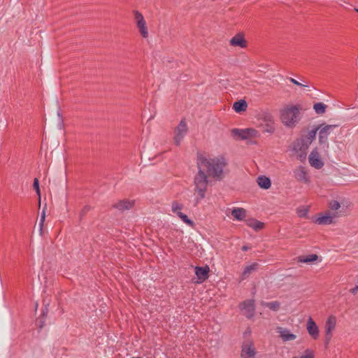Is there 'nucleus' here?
Returning a JSON list of instances; mask_svg holds the SVG:
<instances>
[{
	"label": "nucleus",
	"instance_id": "f257e3e1",
	"mask_svg": "<svg viewBox=\"0 0 358 358\" xmlns=\"http://www.w3.org/2000/svg\"><path fill=\"white\" fill-rule=\"evenodd\" d=\"M225 165L226 162L223 158H209L203 156L198 158V173L194 179L195 205L205 197L208 183V178H222Z\"/></svg>",
	"mask_w": 358,
	"mask_h": 358
},
{
	"label": "nucleus",
	"instance_id": "f03ea898",
	"mask_svg": "<svg viewBox=\"0 0 358 358\" xmlns=\"http://www.w3.org/2000/svg\"><path fill=\"white\" fill-rule=\"evenodd\" d=\"M302 106L300 104L288 103L279 111L281 123L287 129H294L302 117Z\"/></svg>",
	"mask_w": 358,
	"mask_h": 358
},
{
	"label": "nucleus",
	"instance_id": "7ed1b4c3",
	"mask_svg": "<svg viewBox=\"0 0 358 358\" xmlns=\"http://www.w3.org/2000/svg\"><path fill=\"white\" fill-rule=\"evenodd\" d=\"M350 204L348 201L331 200L329 202V211H331L336 218L347 215Z\"/></svg>",
	"mask_w": 358,
	"mask_h": 358
},
{
	"label": "nucleus",
	"instance_id": "20e7f679",
	"mask_svg": "<svg viewBox=\"0 0 358 358\" xmlns=\"http://www.w3.org/2000/svg\"><path fill=\"white\" fill-rule=\"evenodd\" d=\"M336 127V125L321 124L316 128L319 131L318 141L320 145L329 147L328 136Z\"/></svg>",
	"mask_w": 358,
	"mask_h": 358
},
{
	"label": "nucleus",
	"instance_id": "39448f33",
	"mask_svg": "<svg viewBox=\"0 0 358 358\" xmlns=\"http://www.w3.org/2000/svg\"><path fill=\"white\" fill-rule=\"evenodd\" d=\"M257 127L260 128L263 132L272 134L275 131L274 120L271 115H267L259 120Z\"/></svg>",
	"mask_w": 358,
	"mask_h": 358
},
{
	"label": "nucleus",
	"instance_id": "423d86ee",
	"mask_svg": "<svg viewBox=\"0 0 358 358\" xmlns=\"http://www.w3.org/2000/svg\"><path fill=\"white\" fill-rule=\"evenodd\" d=\"M292 147L299 159L302 160L306 157V150L309 148V145H306V142L303 140V138H300L293 142Z\"/></svg>",
	"mask_w": 358,
	"mask_h": 358
},
{
	"label": "nucleus",
	"instance_id": "0eeeda50",
	"mask_svg": "<svg viewBox=\"0 0 358 358\" xmlns=\"http://www.w3.org/2000/svg\"><path fill=\"white\" fill-rule=\"evenodd\" d=\"M134 14L136 27L141 35L143 38H147L148 36V31L143 15L137 10L134 11Z\"/></svg>",
	"mask_w": 358,
	"mask_h": 358
},
{
	"label": "nucleus",
	"instance_id": "6e6552de",
	"mask_svg": "<svg viewBox=\"0 0 358 358\" xmlns=\"http://www.w3.org/2000/svg\"><path fill=\"white\" fill-rule=\"evenodd\" d=\"M187 132V125L185 121L181 120L175 130L174 143L178 145L180 144Z\"/></svg>",
	"mask_w": 358,
	"mask_h": 358
},
{
	"label": "nucleus",
	"instance_id": "1a4fd4ad",
	"mask_svg": "<svg viewBox=\"0 0 358 358\" xmlns=\"http://www.w3.org/2000/svg\"><path fill=\"white\" fill-rule=\"evenodd\" d=\"M310 165L316 169H320L324 166V162L317 148L313 150L308 156Z\"/></svg>",
	"mask_w": 358,
	"mask_h": 358
},
{
	"label": "nucleus",
	"instance_id": "9d476101",
	"mask_svg": "<svg viewBox=\"0 0 358 358\" xmlns=\"http://www.w3.org/2000/svg\"><path fill=\"white\" fill-rule=\"evenodd\" d=\"M336 325V318L334 315L329 316L326 320L324 325L325 339L327 343H329L332 337V333Z\"/></svg>",
	"mask_w": 358,
	"mask_h": 358
},
{
	"label": "nucleus",
	"instance_id": "9b49d317",
	"mask_svg": "<svg viewBox=\"0 0 358 358\" xmlns=\"http://www.w3.org/2000/svg\"><path fill=\"white\" fill-rule=\"evenodd\" d=\"M337 219L334 214L331 211H326L324 214H321L316 219L315 222L320 225H327L332 224Z\"/></svg>",
	"mask_w": 358,
	"mask_h": 358
},
{
	"label": "nucleus",
	"instance_id": "f8f14e48",
	"mask_svg": "<svg viewBox=\"0 0 358 358\" xmlns=\"http://www.w3.org/2000/svg\"><path fill=\"white\" fill-rule=\"evenodd\" d=\"M240 308L244 315L247 317L250 318L254 315L255 313V302L253 300H247L243 301L241 305Z\"/></svg>",
	"mask_w": 358,
	"mask_h": 358
},
{
	"label": "nucleus",
	"instance_id": "ddd939ff",
	"mask_svg": "<svg viewBox=\"0 0 358 358\" xmlns=\"http://www.w3.org/2000/svg\"><path fill=\"white\" fill-rule=\"evenodd\" d=\"M306 329L309 336L314 340H317L319 337V328L315 321L310 317L307 321Z\"/></svg>",
	"mask_w": 358,
	"mask_h": 358
},
{
	"label": "nucleus",
	"instance_id": "4468645a",
	"mask_svg": "<svg viewBox=\"0 0 358 358\" xmlns=\"http://www.w3.org/2000/svg\"><path fill=\"white\" fill-rule=\"evenodd\" d=\"M294 175L295 178L301 182L307 184L310 182L309 177L308 176L307 172L305 169L302 166L296 168L294 171Z\"/></svg>",
	"mask_w": 358,
	"mask_h": 358
},
{
	"label": "nucleus",
	"instance_id": "2eb2a0df",
	"mask_svg": "<svg viewBox=\"0 0 358 358\" xmlns=\"http://www.w3.org/2000/svg\"><path fill=\"white\" fill-rule=\"evenodd\" d=\"M277 332L285 342L294 341L297 337L296 335L291 333L290 331L286 328L278 327Z\"/></svg>",
	"mask_w": 358,
	"mask_h": 358
},
{
	"label": "nucleus",
	"instance_id": "dca6fc26",
	"mask_svg": "<svg viewBox=\"0 0 358 358\" xmlns=\"http://www.w3.org/2000/svg\"><path fill=\"white\" fill-rule=\"evenodd\" d=\"M209 268L208 266L206 267H199L196 266L195 268V274L198 278L197 282L201 283L205 281L208 278Z\"/></svg>",
	"mask_w": 358,
	"mask_h": 358
},
{
	"label": "nucleus",
	"instance_id": "f3484780",
	"mask_svg": "<svg viewBox=\"0 0 358 358\" xmlns=\"http://www.w3.org/2000/svg\"><path fill=\"white\" fill-rule=\"evenodd\" d=\"M230 44L232 46L245 48L246 47V41L244 38L243 34H238L235 35L231 40Z\"/></svg>",
	"mask_w": 358,
	"mask_h": 358
},
{
	"label": "nucleus",
	"instance_id": "a211bd4d",
	"mask_svg": "<svg viewBox=\"0 0 358 358\" xmlns=\"http://www.w3.org/2000/svg\"><path fill=\"white\" fill-rule=\"evenodd\" d=\"M255 354V348L251 344H245L243 345L241 352V357L243 358H254Z\"/></svg>",
	"mask_w": 358,
	"mask_h": 358
},
{
	"label": "nucleus",
	"instance_id": "6ab92c4d",
	"mask_svg": "<svg viewBox=\"0 0 358 358\" xmlns=\"http://www.w3.org/2000/svg\"><path fill=\"white\" fill-rule=\"evenodd\" d=\"M134 206V201L129 200H122L114 204V207L120 210L131 209Z\"/></svg>",
	"mask_w": 358,
	"mask_h": 358
},
{
	"label": "nucleus",
	"instance_id": "aec40b11",
	"mask_svg": "<svg viewBox=\"0 0 358 358\" xmlns=\"http://www.w3.org/2000/svg\"><path fill=\"white\" fill-rule=\"evenodd\" d=\"M231 215L235 220L242 221L246 217V210L243 208H234L231 210Z\"/></svg>",
	"mask_w": 358,
	"mask_h": 358
},
{
	"label": "nucleus",
	"instance_id": "412c9836",
	"mask_svg": "<svg viewBox=\"0 0 358 358\" xmlns=\"http://www.w3.org/2000/svg\"><path fill=\"white\" fill-rule=\"evenodd\" d=\"M257 182L259 187L264 189H268L271 186V180L265 176H260L257 177Z\"/></svg>",
	"mask_w": 358,
	"mask_h": 358
},
{
	"label": "nucleus",
	"instance_id": "4be33fe9",
	"mask_svg": "<svg viewBox=\"0 0 358 358\" xmlns=\"http://www.w3.org/2000/svg\"><path fill=\"white\" fill-rule=\"evenodd\" d=\"M257 267L258 264L257 263H253L250 265L245 266L241 275V280H243L248 278L251 273H252L254 271L257 270Z\"/></svg>",
	"mask_w": 358,
	"mask_h": 358
},
{
	"label": "nucleus",
	"instance_id": "5701e85b",
	"mask_svg": "<svg viewBox=\"0 0 358 358\" xmlns=\"http://www.w3.org/2000/svg\"><path fill=\"white\" fill-rule=\"evenodd\" d=\"M260 136V133L258 130L254 128L244 129V140L257 138Z\"/></svg>",
	"mask_w": 358,
	"mask_h": 358
},
{
	"label": "nucleus",
	"instance_id": "b1692460",
	"mask_svg": "<svg viewBox=\"0 0 358 358\" xmlns=\"http://www.w3.org/2000/svg\"><path fill=\"white\" fill-rule=\"evenodd\" d=\"M247 108V102L243 99L236 101L233 104V109L238 113L245 111Z\"/></svg>",
	"mask_w": 358,
	"mask_h": 358
},
{
	"label": "nucleus",
	"instance_id": "393cba45",
	"mask_svg": "<svg viewBox=\"0 0 358 358\" xmlns=\"http://www.w3.org/2000/svg\"><path fill=\"white\" fill-rule=\"evenodd\" d=\"M246 224L248 227L252 228L255 231L261 230L264 228V224L255 219H249L246 221Z\"/></svg>",
	"mask_w": 358,
	"mask_h": 358
},
{
	"label": "nucleus",
	"instance_id": "a878e982",
	"mask_svg": "<svg viewBox=\"0 0 358 358\" xmlns=\"http://www.w3.org/2000/svg\"><path fill=\"white\" fill-rule=\"evenodd\" d=\"M317 131L318 129L315 128L313 130L309 131L306 136L301 137L303 140L306 142V145H310L313 140L315 138Z\"/></svg>",
	"mask_w": 358,
	"mask_h": 358
},
{
	"label": "nucleus",
	"instance_id": "bb28decb",
	"mask_svg": "<svg viewBox=\"0 0 358 358\" xmlns=\"http://www.w3.org/2000/svg\"><path fill=\"white\" fill-rule=\"evenodd\" d=\"M262 306L268 308L273 311H278L280 308V304L278 301L264 302L261 303Z\"/></svg>",
	"mask_w": 358,
	"mask_h": 358
},
{
	"label": "nucleus",
	"instance_id": "cd10ccee",
	"mask_svg": "<svg viewBox=\"0 0 358 358\" xmlns=\"http://www.w3.org/2000/svg\"><path fill=\"white\" fill-rule=\"evenodd\" d=\"M231 136L236 140H244V129H233L231 131Z\"/></svg>",
	"mask_w": 358,
	"mask_h": 358
},
{
	"label": "nucleus",
	"instance_id": "c85d7f7f",
	"mask_svg": "<svg viewBox=\"0 0 358 358\" xmlns=\"http://www.w3.org/2000/svg\"><path fill=\"white\" fill-rule=\"evenodd\" d=\"M327 106L323 103H317L314 104L313 108L317 114H323L325 112Z\"/></svg>",
	"mask_w": 358,
	"mask_h": 358
},
{
	"label": "nucleus",
	"instance_id": "c756f323",
	"mask_svg": "<svg viewBox=\"0 0 358 358\" xmlns=\"http://www.w3.org/2000/svg\"><path fill=\"white\" fill-rule=\"evenodd\" d=\"M317 255H311L306 257H299V262H303V263H310L313 262L317 259Z\"/></svg>",
	"mask_w": 358,
	"mask_h": 358
},
{
	"label": "nucleus",
	"instance_id": "7c9ffc66",
	"mask_svg": "<svg viewBox=\"0 0 358 358\" xmlns=\"http://www.w3.org/2000/svg\"><path fill=\"white\" fill-rule=\"evenodd\" d=\"M182 209V205L179 203L177 201H173L171 203V210L173 213L178 214V212H181V210Z\"/></svg>",
	"mask_w": 358,
	"mask_h": 358
},
{
	"label": "nucleus",
	"instance_id": "2f4dec72",
	"mask_svg": "<svg viewBox=\"0 0 358 358\" xmlns=\"http://www.w3.org/2000/svg\"><path fill=\"white\" fill-rule=\"evenodd\" d=\"M177 215L189 226L193 225V222L191 220H189L188 217L186 215L183 214L182 212H178V214Z\"/></svg>",
	"mask_w": 358,
	"mask_h": 358
},
{
	"label": "nucleus",
	"instance_id": "473e14b6",
	"mask_svg": "<svg viewBox=\"0 0 358 358\" xmlns=\"http://www.w3.org/2000/svg\"><path fill=\"white\" fill-rule=\"evenodd\" d=\"M33 186H34V188L36 190V194L38 196V201H39V204H40L41 203V191H40V187H39V180L38 178L34 179Z\"/></svg>",
	"mask_w": 358,
	"mask_h": 358
},
{
	"label": "nucleus",
	"instance_id": "72a5a7b5",
	"mask_svg": "<svg viewBox=\"0 0 358 358\" xmlns=\"http://www.w3.org/2000/svg\"><path fill=\"white\" fill-rule=\"evenodd\" d=\"M296 212L300 217H306L308 213V208L307 207H301L297 209Z\"/></svg>",
	"mask_w": 358,
	"mask_h": 358
},
{
	"label": "nucleus",
	"instance_id": "f704fd0d",
	"mask_svg": "<svg viewBox=\"0 0 358 358\" xmlns=\"http://www.w3.org/2000/svg\"><path fill=\"white\" fill-rule=\"evenodd\" d=\"M301 358H314V353L312 350H306Z\"/></svg>",
	"mask_w": 358,
	"mask_h": 358
},
{
	"label": "nucleus",
	"instance_id": "c9c22d12",
	"mask_svg": "<svg viewBox=\"0 0 358 358\" xmlns=\"http://www.w3.org/2000/svg\"><path fill=\"white\" fill-rule=\"evenodd\" d=\"M288 80L292 82L293 84L296 85H298V86H301V87H308V85H303L302 83H300L299 82H298L296 80H295L294 78H288Z\"/></svg>",
	"mask_w": 358,
	"mask_h": 358
},
{
	"label": "nucleus",
	"instance_id": "e433bc0d",
	"mask_svg": "<svg viewBox=\"0 0 358 358\" xmlns=\"http://www.w3.org/2000/svg\"><path fill=\"white\" fill-rule=\"evenodd\" d=\"M45 210H43L41 216L40 222H39V226H40L41 230L42 229L43 223L45 222Z\"/></svg>",
	"mask_w": 358,
	"mask_h": 358
},
{
	"label": "nucleus",
	"instance_id": "4c0bfd02",
	"mask_svg": "<svg viewBox=\"0 0 358 358\" xmlns=\"http://www.w3.org/2000/svg\"><path fill=\"white\" fill-rule=\"evenodd\" d=\"M357 290H358V286H356L355 287H354L353 289H351V292L355 294L357 293Z\"/></svg>",
	"mask_w": 358,
	"mask_h": 358
},
{
	"label": "nucleus",
	"instance_id": "58836bf2",
	"mask_svg": "<svg viewBox=\"0 0 358 358\" xmlns=\"http://www.w3.org/2000/svg\"><path fill=\"white\" fill-rule=\"evenodd\" d=\"M249 249V248L246 245L243 246L242 250L244 251H246Z\"/></svg>",
	"mask_w": 358,
	"mask_h": 358
},
{
	"label": "nucleus",
	"instance_id": "ea45409f",
	"mask_svg": "<svg viewBox=\"0 0 358 358\" xmlns=\"http://www.w3.org/2000/svg\"><path fill=\"white\" fill-rule=\"evenodd\" d=\"M355 10L356 12L358 13V8H355Z\"/></svg>",
	"mask_w": 358,
	"mask_h": 358
},
{
	"label": "nucleus",
	"instance_id": "a19ab883",
	"mask_svg": "<svg viewBox=\"0 0 358 358\" xmlns=\"http://www.w3.org/2000/svg\"><path fill=\"white\" fill-rule=\"evenodd\" d=\"M294 358H297V357H294Z\"/></svg>",
	"mask_w": 358,
	"mask_h": 358
}]
</instances>
